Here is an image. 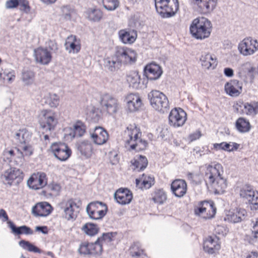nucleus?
Instances as JSON below:
<instances>
[{
  "label": "nucleus",
  "instance_id": "obj_1",
  "mask_svg": "<svg viewBox=\"0 0 258 258\" xmlns=\"http://www.w3.org/2000/svg\"><path fill=\"white\" fill-rule=\"evenodd\" d=\"M223 173V167L219 163L214 166L209 165L207 167L206 177L216 194H223L227 187L226 179L222 177Z\"/></svg>",
  "mask_w": 258,
  "mask_h": 258
},
{
  "label": "nucleus",
  "instance_id": "obj_2",
  "mask_svg": "<svg viewBox=\"0 0 258 258\" xmlns=\"http://www.w3.org/2000/svg\"><path fill=\"white\" fill-rule=\"evenodd\" d=\"M142 133L135 124L128 125L124 132L123 138L126 147L131 150L140 151L145 150L148 145L146 141L141 139Z\"/></svg>",
  "mask_w": 258,
  "mask_h": 258
},
{
  "label": "nucleus",
  "instance_id": "obj_3",
  "mask_svg": "<svg viewBox=\"0 0 258 258\" xmlns=\"http://www.w3.org/2000/svg\"><path fill=\"white\" fill-rule=\"evenodd\" d=\"M191 35L197 39L203 40L208 38L212 30L210 21L205 17L195 19L189 27Z\"/></svg>",
  "mask_w": 258,
  "mask_h": 258
},
{
  "label": "nucleus",
  "instance_id": "obj_4",
  "mask_svg": "<svg viewBox=\"0 0 258 258\" xmlns=\"http://www.w3.org/2000/svg\"><path fill=\"white\" fill-rule=\"evenodd\" d=\"M81 204L80 201L77 202L76 199H70L62 201L59 204V207L63 212L64 218L68 221H73L78 216Z\"/></svg>",
  "mask_w": 258,
  "mask_h": 258
},
{
  "label": "nucleus",
  "instance_id": "obj_5",
  "mask_svg": "<svg viewBox=\"0 0 258 258\" xmlns=\"http://www.w3.org/2000/svg\"><path fill=\"white\" fill-rule=\"evenodd\" d=\"M148 99L153 108L156 110L164 113L169 108V101L166 96L158 90H152L148 95Z\"/></svg>",
  "mask_w": 258,
  "mask_h": 258
},
{
  "label": "nucleus",
  "instance_id": "obj_6",
  "mask_svg": "<svg viewBox=\"0 0 258 258\" xmlns=\"http://www.w3.org/2000/svg\"><path fill=\"white\" fill-rule=\"evenodd\" d=\"M155 3L157 12L163 18L174 16L179 9L178 0H160Z\"/></svg>",
  "mask_w": 258,
  "mask_h": 258
},
{
  "label": "nucleus",
  "instance_id": "obj_7",
  "mask_svg": "<svg viewBox=\"0 0 258 258\" xmlns=\"http://www.w3.org/2000/svg\"><path fill=\"white\" fill-rule=\"evenodd\" d=\"M39 122L42 133H50L55 130L58 121L54 113L44 110L41 111Z\"/></svg>",
  "mask_w": 258,
  "mask_h": 258
},
{
  "label": "nucleus",
  "instance_id": "obj_8",
  "mask_svg": "<svg viewBox=\"0 0 258 258\" xmlns=\"http://www.w3.org/2000/svg\"><path fill=\"white\" fill-rule=\"evenodd\" d=\"M115 52L121 64L132 65L137 61V54L136 52L128 47L117 46Z\"/></svg>",
  "mask_w": 258,
  "mask_h": 258
},
{
  "label": "nucleus",
  "instance_id": "obj_9",
  "mask_svg": "<svg viewBox=\"0 0 258 258\" xmlns=\"http://www.w3.org/2000/svg\"><path fill=\"white\" fill-rule=\"evenodd\" d=\"M195 214L204 219L213 218L216 213V208L213 201H203L199 203L198 207L195 208Z\"/></svg>",
  "mask_w": 258,
  "mask_h": 258
},
{
  "label": "nucleus",
  "instance_id": "obj_10",
  "mask_svg": "<svg viewBox=\"0 0 258 258\" xmlns=\"http://www.w3.org/2000/svg\"><path fill=\"white\" fill-rule=\"evenodd\" d=\"M86 211L90 218L98 220L102 219L106 214L107 207L103 202L96 201L89 204Z\"/></svg>",
  "mask_w": 258,
  "mask_h": 258
},
{
  "label": "nucleus",
  "instance_id": "obj_11",
  "mask_svg": "<svg viewBox=\"0 0 258 258\" xmlns=\"http://www.w3.org/2000/svg\"><path fill=\"white\" fill-rule=\"evenodd\" d=\"M238 50L243 56L252 55L258 50V41L251 37H246L239 43Z\"/></svg>",
  "mask_w": 258,
  "mask_h": 258
},
{
  "label": "nucleus",
  "instance_id": "obj_12",
  "mask_svg": "<svg viewBox=\"0 0 258 258\" xmlns=\"http://www.w3.org/2000/svg\"><path fill=\"white\" fill-rule=\"evenodd\" d=\"M50 150L55 157L61 161H66L72 154V151L68 146L60 142L52 144Z\"/></svg>",
  "mask_w": 258,
  "mask_h": 258
},
{
  "label": "nucleus",
  "instance_id": "obj_13",
  "mask_svg": "<svg viewBox=\"0 0 258 258\" xmlns=\"http://www.w3.org/2000/svg\"><path fill=\"white\" fill-rule=\"evenodd\" d=\"M102 251L103 248L96 241L94 243L86 241L82 242L78 250L79 254L83 256L100 255Z\"/></svg>",
  "mask_w": 258,
  "mask_h": 258
},
{
  "label": "nucleus",
  "instance_id": "obj_14",
  "mask_svg": "<svg viewBox=\"0 0 258 258\" xmlns=\"http://www.w3.org/2000/svg\"><path fill=\"white\" fill-rule=\"evenodd\" d=\"M47 184L46 174L42 172H38L31 175L27 180V185L30 188L34 190L41 189Z\"/></svg>",
  "mask_w": 258,
  "mask_h": 258
},
{
  "label": "nucleus",
  "instance_id": "obj_15",
  "mask_svg": "<svg viewBox=\"0 0 258 258\" xmlns=\"http://www.w3.org/2000/svg\"><path fill=\"white\" fill-rule=\"evenodd\" d=\"M169 123L174 127L182 126L186 120V113L181 108H174L170 112Z\"/></svg>",
  "mask_w": 258,
  "mask_h": 258
},
{
  "label": "nucleus",
  "instance_id": "obj_16",
  "mask_svg": "<svg viewBox=\"0 0 258 258\" xmlns=\"http://www.w3.org/2000/svg\"><path fill=\"white\" fill-rule=\"evenodd\" d=\"M100 104L103 109L110 114L116 113L119 108L117 99L109 94H105L101 96Z\"/></svg>",
  "mask_w": 258,
  "mask_h": 258
},
{
  "label": "nucleus",
  "instance_id": "obj_17",
  "mask_svg": "<svg viewBox=\"0 0 258 258\" xmlns=\"http://www.w3.org/2000/svg\"><path fill=\"white\" fill-rule=\"evenodd\" d=\"M124 102L127 111L133 112L139 110L142 102L139 95L136 93H129L124 97Z\"/></svg>",
  "mask_w": 258,
  "mask_h": 258
},
{
  "label": "nucleus",
  "instance_id": "obj_18",
  "mask_svg": "<svg viewBox=\"0 0 258 258\" xmlns=\"http://www.w3.org/2000/svg\"><path fill=\"white\" fill-rule=\"evenodd\" d=\"M242 86L241 82L234 79L225 84L224 89L227 94L233 97H236L242 93Z\"/></svg>",
  "mask_w": 258,
  "mask_h": 258
},
{
  "label": "nucleus",
  "instance_id": "obj_19",
  "mask_svg": "<svg viewBox=\"0 0 258 258\" xmlns=\"http://www.w3.org/2000/svg\"><path fill=\"white\" fill-rule=\"evenodd\" d=\"M86 130L85 123L81 120H77L73 124V128L65 129L66 132L69 131L68 134H65V137H69L70 139L72 140L75 137H82L86 132Z\"/></svg>",
  "mask_w": 258,
  "mask_h": 258
},
{
  "label": "nucleus",
  "instance_id": "obj_20",
  "mask_svg": "<svg viewBox=\"0 0 258 258\" xmlns=\"http://www.w3.org/2000/svg\"><path fill=\"white\" fill-rule=\"evenodd\" d=\"M34 56L37 62L43 65L48 64L52 58L50 52L41 47L34 49Z\"/></svg>",
  "mask_w": 258,
  "mask_h": 258
},
{
  "label": "nucleus",
  "instance_id": "obj_21",
  "mask_svg": "<svg viewBox=\"0 0 258 258\" xmlns=\"http://www.w3.org/2000/svg\"><path fill=\"white\" fill-rule=\"evenodd\" d=\"M191 3L198 8L199 11L207 14L212 11L216 6L217 0H191Z\"/></svg>",
  "mask_w": 258,
  "mask_h": 258
},
{
  "label": "nucleus",
  "instance_id": "obj_22",
  "mask_svg": "<svg viewBox=\"0 0 258 258\" xmlns=\"http://www.w3.org/2000/svg\"><path fill=\"white\" fill-rule=\"evenodd\" d=\"M114 198L116 202L122 205L128 204L133 199V194L127 188H119L114 194Z\"/></svg>",
  "mask_w": 258,
  "mask_h": 258
},
{
  "label": "nucleus",
  "instance_id": "obj_23",
  "mask_svg": "<svg viewBox=\"0 0 258 258\" xmlns=\"http://www.w3.org/2000/svg\"><path fill=\"white\" fill-rule=\"evenodd\" d=\"M144 72L148 80H155L159 79L162 74L161 67L155 63H151L146 65Z\"/></svg>",
  "mask_w": 258,
  "mask_h": 258
},
{
  "label": "nucleus",
  "instance_id": "obj_24",
  "mask_svg": "<svg viewBox=\"0 0 258 258\" xmlns=\"http://www.w3.org/2000/svg\"><path fill=\"white\" fill-rule=\"evenodd\" d=\"M220 244L216 236H209L204 242V250L210 254H213L220 248Z\"/></svg>",
  "mask_w": 258,
  "mask_h": 258
},
{
  "label": "nucleus",
  "instance_id": "obj_25",
  "mask_svg": "<svg viewBox=\"0 0 258 258\" xmlns=\"http://www.w3.org/2000/svg\"><path fill=\"white\" fill-rule=\"evenodd\" d=\"M52 208L47 202L38 203L32 208V213L37 217H46L52 212Z\"/></svg>",
  "mask_w": 258,
  "mask_h": 258
},
{
  "label": "nucleus",
  "instance_id": "obj_26",
  "mask_svg": "<svg viewBox=\"0 0 258 258\" xmlns=\"http://www.w3.org/2000/svg\"><path fill=\"white\" fill-rule=\"evenodd\" d=\"M171 189L175 196L181 198L186 192V182L183 179H175L171 184Z\"/></svg>",
  "mask_w": 258,
  "mask_h": 258
},
{
  "label": "nucleus",
  "instance_id": "obj_27",
  "mask_svg": "<svg viewBox=\"0 0 258 258\" xmlns=\"http://www.w3.org/2000/svg\"><path fill=\"white\" fill-rule=\"evenodd\" d=\"M91 138L96 144L101 145L105 143L108 139L107 132L102 127L97 126L91 134Z\"/></svg>",
  "mask_w": 258,
  "mask_h": 258
},
{
  "label": "nucleus",
  "instance_id": "obj_28",
  "mask_svg": "<svg viewBox=\"0 0 258 258\" xmlns=\"http://www.w3.org/2000/svg\"><path fill=\"white\" fill-rule=\"evenodd\" d=\"M246 214L247 212L244 209H236L229 211L226 214L225 220L231 223H238L245 218Z\"/></svg>",
  "mask_w": 258,
  "mask_h": 258
},
{
  "label": "nucleus",
  "instance_id": "obj_29",
  "mask_svg": "<svg viewBox=\"0 0 258 258\" xmlns=\"http://www.w3.org/2000/svg\"><path fill=\"white\" fill-rule=\"evenodd\" d=\"M64 46L69 52L78 53L81 49V41L76 36L71 35L67 37Z\"/></svg>",
  "mask_w": 258,
  "mask_h": 258
},
{
  "label": "nucleus",
  "instance_id": "obj_30",
  "mask_svg": "<svg viewBox=\"0 0 258 258\" xmlns=\"http://www.w3.org/2000/svg\"><path fill=\"white\" fill-rule=\"evenodd\" d=\"M131 167L133 170L140 171L147 167L148 162L145 156L137 155L131 160Z\"/></svg>",
  "mask_w": 258,
  "mask_h": 258
},
{
  "label": "nucleus",
  "instance_id": "obj_31",
  "mask_svg": "<svg viewBox=\"0 0 258 258\" xmlns=\"http://www.w3.org/2000/svg\"><path fill=\"white\" fill-rule=\"evenodd\" d=\"M78 150L86 159L90 158L93 153V145L88 141H83L80 142L78 144Z\"/></svg>",
  "mask_w": 258,
  "mask_h": 258
},
{
  "label": "nucleus",
  "instance_id": "obj_32",
  "mask_svg": "<svg viewBox=\"0 0 258 258\" xmlns=\"http://www.w3.org/2000/svg\"><path fill=\"white\" fill-rule=\"evenodd\" d=\"M104 65L108 70L114 72L119 69L122 64L114 52L112 56L104 58Z\"/></svg>",
  "mask_w": 258,
  "mask_h": 258
},
{
  "label": "nucleus",
  "instance_id": "obj_33",
  "mask_svg": "<svg viewBox=\"0 0 258 258\" xmlns=\"http://www.w3.org/2000/svg\"><path fill=\"white\" fill-rule=\"evenodd\" d=\"M202 66L207 69H214L217 66L216 58L209 53L203 54L200 58Z\"/></svg>",
  "mask_w": 258,
  "mask_h": 258
},
{
  "label": "nucleus",
  "instance_id": "obj_34",
  "mask_svg": "<svg viewBox=\"0 0 258 258\" xmlns=\"http://www.w3.org/2000/svg\"><path fill=\"white\" fill-rule=\"evenodd\" d=\"M154 178L150 176H147L145 174H143L140 178L136 180L137 186L142 189L150 188L154 184Z\"/></svg>",
  "mask_w": 258,
  "mask_h": 258
},
{
  "label": "nucleus",
  "instance_id": "obj_35",
  "mask_svg": "<svg viewBox=\"0 0 258 258\" xmlns=\"http://www.w3.org/2000/svg\"><path fill=\"white\" fill-rule=\"evenodd\" d=\"M126 79L130 87L138 89L140 84V76L136 71L128 72L126 76Z\"/></svg>",
  "mask_w": 258,
  "mask_h": 258
},
{
  "label": "nucleus",
  "instance_id": "obj_36",
  "mask_svg": "<svg viewBox=\"0 0 258 258\" xmlns=\"http://www.w3.org/2000/svg\"><path fill=\"white\" fill-rule=\"evenodd\" d=\"M120 40L124 44H132L137 38V34L133 32L127 31L125 30H121L118 32Z\"/></svg>",
  "mask_w": 258,
  "mask_h": 258
},
{
  "label": "nucleus",
  "instance_id": "obj_37",
  "mask_svg": "<svg viewBox=\"0 0 258 258\" xmlns=\"http://www.w3.org/2000/svg\"><path fill=\"white\" fill-rule=\"evenodd\" d=\"M9 227L12 229V232L15 234L20 235V234H26V235H32L33 233V230L29 227L23 225L18 227H17L14 223L11 221L8 222Z\"/></svg>",
  "mask_w": 258,
  "mask_h": 258
},
{
  "label": "nucleus",
  "instance_id": "obj_38",
  "mask_svg": "<svg viewBox=\"0 0 258 258\" xmlns=\"http://www.w3.org/2000/svg\"><path fill=\"white\" fill-rule=\"evenodd\" d=\"M4 176L6 180L12 181L14 179H21L23 177L22 171L16 168H11L8 169L4 173Z\"/></svg>",
  "mask_w": 258,
  "mask_h": 258
},
{
  "label": "nucleus",
  "instance_id": "obj_39",
  "mask_svg": "<svg viewBox=\"0 0 258 258\" xmlns=\"http://www.w3.org/2000/svg\"><path fill=\"white\" fill-rule=\"evenodd\" d=\"M151 200L158 205L163 204L166 200L167 197L165 192L161 189L155 190L151 195Z\"/></svg>",
  "mask_w": 258,
  "mask_h": 258
},
{
  "label": "nucleus",
  "instance_id": "obj_40",
  "mask_svg": "<svg viewBox=\"0 0 258 258\" xmlns=\"http://www.w3.org/2000/svg\"><path fill=\"white\" fill-rule=\"evenodd\" d=\"M235 126L237 130L241 133H247L250 130L249 121L243 117H239L237 119Z\"/></svg>",
  "mask_w": 258,
  "mask_h": 258
},
{
  "label": "nucleus",
  "instance_id": "obj_41",
  "mask_svg": "<svg viewBox=\"0 0 258 258\" xmlns=\"http://www.w3.org/2000/svg\"><path fill=\"white\" fill-rule=\"evenodd\" d=\"M29 138V133L26 128L19 130L15 136L17 143L21 145L25 144Z\"/></svg>",
  "mask_w": 258,
  "mask_h": 258
},
{
  "label": "nucleus",
  "instance_id": "obj_42",
  "mask_svg": "<svg viewBox=\"0 0 258 258\" xmlns=\"http://www.w3.org/2000/svg\"><path fill=\"white\" fill-rule=\"evenodd\" d=\"M256 192L251 186L245 185L240 188L239 195L241 198L248 202Z\"/></svg>",
  "mask_w": 258,
  "mask_h": 258
},
{
  "label": "nucleus",
  "instance_id": "obj_43",
  "mask_svg": "<svg viewBox=\"0 0 258 258\" xmlns=\"http://www.w3.org/2000/svg\"><path fill=\"white\" fill-rule=\"evenodd\" d=\"M44 103L48 104L50 107H56L59 103V98L55 94H48L43 98Z\"/></svg>",
  "mask_w": 258,
  "mask_h": 258
},
{
  "label": "nucleus",
  "instance_id": "obj_44",
  "mask_svg": "<svg viewBox=\"0 0 258 258\" xmlns=\"http://www.w3.org/2000/svg\"><path fill=\"white\" fill-rule=\"evenodd\" d=\"M115 235V233L112 232L104 233L101 237L98 238L96 242L103 248V246L104 244H108L113 240V238Z\"/></svg>",
  "mask_w": 258,
  "mask_h": 258
},
{
  "label": "nucleus",
  "instance_id": "obj_45",
  "mask_svg": "<svg viewBox=\"0 0 258 258\" xmlns=\"http://www.w3.org/2000/svg\"><path fill=\"white\" fill-rule=\"evenodd\" d=\"M82 230L86 234L94 236L98 233L99 228L96 224L87 223L82 227Z\"/></svg>",
  "mask_w": 258,
  "mask_h": 258
},
{
  "label": "nucleus",
  "instance_id": "obj_46",
  "mask_svg": "<svg viewBox=\"0 0 258 258\" xmlns=\"http://www.w3.org/2000/svg\"><path fill=\"white\" fill-rule=\"evenodd\" d=\"M19 245L24 249L27 250L30 252L40 253L41 250L37 247L31 244L28 241L22 240L19 242Z\"/></svg>",
  "mask_w": 258,
  "mask_h": 258
},
{
  "label": "nucleus",
  "instance_id": "obj_47",
  "mask_svg": "<svg viewBox=\"0 0 258 258\" xmlns=\"http://www.w3.org/2000/svg\"><path fill=\"white\" fill-rule=\"evenodd\" d=\"M19 245L24 249L27 250L30 252L40 253L41 250L37 247L31 244L28 241L22 240L19 242Z\"/></svg>",
  "mask_w": 258,
  "mask_h": 258
},
{
  "label": "nucleus",
  "instance_id": "obj_48",
  "mask_svg": "<svg viewBox=\"0 0 258 258\" xmlns=\"http://www.w3.org/2000/svg\"><path fill=\"white\" fill-rule=\"evenodd\" d=\"M187 177L190 183L194 185L201 184L203 180V176L200 173L189 172L187 174Z\"/></svg>",
  "mask_w": 258,
  "mask_h": 258
},
{
  "label": "nucleus",
  "instance_id": "obj_49",
  "mask_svg": "<svg viewBox=\"0 0 258 258\" xmlns=\"http://www.w3.org/2000/svg\"><path fill=\"white\" fill-rule=\"evenodd\" d=\"M104 8L108 11H114L119 6L118 0H102Z\"/></svg>",
  "mask_w": 258,
  "mask_h": 258
},
{
  "label": "nucleus",
  "instance_id": "obj_50",
  "mask_svg": "<svg viewBox=\"0 0 258 258\" xmlns=\"http://www.w3.org/2000/svg\"><path fill=\"white\" fill-rule=\"evenodd\" d=\"M103 14L99 9H93L89 13L88 18L90 20L94 22L99 21L102 18Z\"/></svg>",
  "mask_w": 258,
  "mask_h": 258
},
{
  "label": "nucleus",
  "instance_id": "obj_51",
  "mask_svg": "<svg viewBox=\"0 0 258 258\" xmlns=\"http://www.w3.org/2000/svg\"><path fill=\"white\" fill-rule=\"evenodd\" d=\"M130 254L133 257H139L143 254V250L138 243H134L130 248Z\"/></svg>",
  "mask_w": 258,
  "mask_h": 258
},
{
  "label": "nucleus",
  "instance_id": "obj_52",
  "mask_svg": "<svg viewBox=\"0 0 258 258\" xmlns=\"http://www.w3.org/2000/svg\"><path fill=\"white\" fill-rule=\"evenodd\" d=\"M230 147H231L230 144L226 142H222L221 143L214 144L213 149L216 151L222 150L229 152L232 151V149H230Z\"/></svg>",
  "mask_w": 258,
  "mask_h": 258
},
{
  "label": "nucleus",
  "instance_id": "obj_53",
  "mask_svg": "<svg viewBox=\"0 0 258 258\" xmlns=\"http://www.w3.org/2000/svg\"><path fill=\"white\" fill-rule=\"evenodd\" d=\"M251 198L248 201L250 208L251 210H258V192L256 191L255 194L252 196Z\"/></svg>",
  "mask_w": 258,
  "mask_h": 258
},
{
  "label": "nucleus",
  "instance_id": "obj_54",
  "mask_svg": "<svg viewBox=\"0 0 258 258\" xmlns=\"http://www.w3.org/2000/svg\"><path fill=\"white\" fill-rule=\"evenodd\" d=\"M245 103L242 100H238L233 105V108L235 112L240 114H243V108Z\"/></svg>",
  "mask_w": 258,
  "mask_h": 258
},
{
  "label": "nucleus",
  "instance_id": "obj_55",
  "mask_svg": "<svg viewBox=\"0 0 258 258\" xmlns=\"http://www.w3.org/2000/svg\"><path fill=\"white\" fill-rule=\"evenodd\" d=\"M33 77L34 74L31 71L24 72L22 74V80L27 85L32 82Z\"/></svg>",
  "mask_w": 258,
  "mask_h": 258
},
{
  "label": "nucleus",
  "instance_id": "obj_56",
  "mask_svg": "<svg viewBox=\"0 0 258 258\" xmlns=\"http://www.w3.org/2000/svg\"><path fill=\"white\" fill-rule=\"evenodd\" d=\"M3 78L7 80L8 83H12L15 79V73L14 71H5L3 73Z\"/></svg>",
  "mask_w": 258,
  "mask_h": 258
},
{
  "label": "nucleus",
  "instance_id": "obj_57",
  "mask_svg": "<svg viewBox=\"0 0 258 258\" xmlns=\"http://www.w3.org/2000/svg\"><path fill=\"white\" fill-rule=\"evenodd\" d=\"M19 5L20 7V10L26 13H28L30 11V8L29 6V2L27 0H19Z\"/></svg>",
  "mask_w": 258,
  "mask_h": 258
},
{
  "label": "nucleus",
  "instance_id": "obj_58",
  "mask_svg": "<svg viewBox=\"0 0 258 258\" xmlns=\"http://www.w3.org/2000/svg\"><path fill=\"white\" fill-rule=\"evenodd\" d=\"M253 106L248 103H245L243 108V114L253 115Z\"/></svg>",
  "mask_w": 258,
  "mask_h": 258
},
{
  "label": "nucleus",
  "instance_id": "obj_59",
  "mask_svg": "<svg viewBox=\"0 0 258 258\" xmlns=\"http://www.w3.org/2000/svg\"><path fill=\"white\" fill-rule=\"evenodd\" d=\"M20 147L23 150L25 156H30L32 154L33 149L31 146L23 144L20 145Z\"/></svg>",
  "mask_w": 258,
  "mask_h": 258
},
{
  "label": "nucleus",
  "instance_id": "obj_60",
  "mask_svg": "<svg viewBox=\"0 0 258 258\" xmlns=\"http://www.w3.org/2000/svg\"><path fill=\"white\" fill-rule=\"evenodd\" d=\"M110 161L112 164L115 165L119 162L118 154L115 151H111L109 153Z\"/></svg>",
  "mask_w": 258,
  "mask_h": 258
},
{
  "label": "nucleus",
  "instance_id": "obj_61",
  "mask_svg": "<svg viewBox=\"0 0 258 258\" xmlns=\"http://www.w3.org/2000/svg\"><path fill=\"white\" fill-rule=\"evenodd\" d=\"M19 0H8L6 3V8L7 9L16 8L19 4Z\"/></svg>",
  "mask_w": 258,
  "mask_h": 258
},
{
  "label": "nucleus",
  "instance_id": "obj_62",
  "mask_svg": "<svg viewBox=\"0 0 258 258\" xmlns=\"http://www.w3.org/2000/svg\"><path fill=\"white\" fill-rule=\"evenodd\" d=\"M252 236L255 238H258V218L255 223L253 225L252 230Z\"/></svg>",
  "mask_w": 258,
  "mask_h": 258
},
{
  "label": "nucleus",
  "instance_id": "obj_63",
  "mask_svg": "<svg viewBox=\"0 0 258 258\" xmlns=\"http://www.w3.org/2000/svg\"><path fill=\"white\" fill-rule=\"evenodd\" d=\"M201 136V133L200 131H197L193 134L189 135V139L190 141H194L197 139H199Z\"/></svg>",
  "mask_w": 258,
  "mask_h": 258
},
{
  "label": "nucleus",
  "instance_id": "obj_64",
  "mask_svg": "<svg viewBox=\"0 0 258 258\" xmlns=\"http://www.w3.org/2000/svg\"><path fill=\"white\" fill-rule=\"evenodd\" d=\"M48 45L50 49L51 50L55 51L58 49L57 43L52 40H49L48 42Z\"/></svg>",
  "mask_w": 258,
  "mask_h": 258
}]
</instances>
